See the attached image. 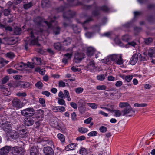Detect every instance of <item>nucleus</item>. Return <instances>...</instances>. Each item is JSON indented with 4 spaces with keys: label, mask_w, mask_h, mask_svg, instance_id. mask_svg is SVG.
I'll list each match as a JSON object with an SVG mask.
<instances>
[{
    "label": "nucleus",
    "mask_w": 155,
    "mask_h": 155,
    "mask_svg": "<svg viewBox=\"0 0 155 155\" xmlns=\"http://www.w3.org/2000/svg\"><path fill=\"white\" fill-rule=\"evenodd\" d=\"M56 18L55 16H50L48 18L47 21H44L41 18L38 17L37 19L36 24L38 26H40L43 23H45L48 28L53 27L52 29L55 35H58L60 33L61 28L58 26L53 27V25L56 23L55 21Z\"/></svg>",
    "instance_id": "1"
},
{
    "label": "nucleus",
    "mask_w": 155,
    "mask_h": 155,
    "mask_svg": "<svg viewBox=\"0 0 155 155\" xmlns=\"http://www.w3.org/2000/svg\"><path fill=\"white\" fill-rule=\"evenodd\" d=\"M110 61H114L116 64L120 65L123 62V60L121 54H113L107 57V58L102 60V61L105 64H108Z\"/></svg>",
    "instance_id": "2"
},
{
    "label": "nucleus",
    "mask_w": 155,
    "mask_h": 155,
    "mask_svg": "<svg viewBox=\"0 0 155 155\" xmlns=\"http://www.w3.org/2000/svg\"><path fill=\"white\" fill-rule=\"evenodd\" d=\"M35 110L32 107L26 108L21 110V114L23 116L27 117H32L35 114Z\"/></svg>",
    "instance_id": "3"
},
{
    "label": "nucleus",
    "mask_w": 155,
    "mask_h": 155,
    "mask_svg": "<svg viewBox=\"0 0 155 155\" xmlns=\"http://www.w3.org/2000/svg\"><path fill=\"white\" fill-rule=\"evenodd\" d=\"M94 7L96 9L92 12V14L95 16H98L99 14L98 10L102 11L105 12H107L110 9V8L106 5L99 7H97L96 5H95Z\"/></svg>",
    "instance_id": "4"
},
{
    "label": "nucleus",
    "mask_w": 155,
    "mask_h": 155,
    "mask_svg": "<svg viewBox=\"0 0 155 155\" xmlns=\"http://www.w3.org/2000/svg\"><path fill=\"white\" fill-rule=\"evenodd\" d=\"M25 49L26 50H27L28 49V45H36L38 46H40V44L38 43V40L37 38L30 41V39H28V37H27V39L25 40Z\"/></svg>",
    "instance_id": "5"
},
{
    "label": "nucleus",
    "mask_w": 155,
    "mask_h": 155,
    "mask_svg": "<svg viewBox=\"0 0 155 155\" xmlns=\"http://www.w3.org/2000/svg\"><path fill=\"white\" fill-rule=\"evenodd\" d=\"M75 15L74 12L68 10L67 12L63 13V17L65 20H69V18H72Z\"/></svg>",
    "instance_id": "6"
},
{
    "label": "nucleus",
    "mask_w": 155,
    "mask_h": 155,
    "mask_svg": "<svg viewBox=\"0 0 155 155\" xmlns=\"http://www.w3.org/2000/svg\"><path fill=\"white\" fill-rule=\"evenodd\" d=\"M12 105L14 107L18 109L20 108L23 107L20 100L16 98H14L12 101Z\"/></svg>",
    "instance_id": "7"
},
{
    "label": "nucleus",
    "mask_w": 155,
    "mask_h": 155,
    "mask_svg": "<svg viewBox=\"0 0 155 155\" xmlns=\"http://www.w3.org/2000/svg\"><path fill=\"white\" fill-rule=\"evenodd\" d=\"M43 150L45 155H54V150L51 147H45L43 148Z\"/></svg>",
    "instance_id": "8"
},
{
    "label": "nucleus",
    "mask_w": 155,
    "mask_h": 155,
    "mask_svg": "<svg viewBox=\"0 0 155 155\" xmlns=\"http://www.w3.org/2000/svg\"><path fill=\"white\" fill-rule=\"evenodd\" d=\"M96 68L95 64L94 61H90L89 64L86 67L87 70L91 72L94 71Z\"/></svg>",
    "instance_id": "9"
},
{
    "label": "nucleus",
    "mask_w": 155,
    "mask_h": 155,
    "mask_svg": "<svg viewBox=\"0 0 155 155\" xmlns=\"http://www.w3.org/2000/svg\"><path fill=\"white\" fill-rule=\"evenodd\" d=\"M41 143L43 146H52L53 144V141L48 138H43L41 141Z\"/></svg>",
    "instance_id": "10"
},
{
    "label": "nucleus",
    "mask_w": 155,
    "mask_h": 155,
    "mask_svg": "<svg viewBox=\"0 0 155 155\" xmlns=\"http://www.w3.org/2000/svg\"><path fill=\"white\" fill-rule=\"evenodd\" d=\"M11 149V147L5 146L0 149V155H5L7 154Z\"/></svg>",
    "instance_id": "11"
},
{
    "label": "nucleus",
    "mask_w": 155,
    "mask_h": 155,
    "mask_svg": "<svg viewBox=\"0 0 155 155\" xmlns=\"http://www.w3.org/2000/svg\"><path fill=\"white\" fill-rule=\"evenodd\" d=\"M131 111L134 113L135 112L134 109H133L130 106L124 108L122 111L123 115L125 116L126 114H129Z\"/></svg>",
    "instance_id": "12"
},
{
    "label": "nucleus",
    "mask_w": 155,
    "mask_h": 155,
    "mask_svg": "<svg viewBox=\"0 0 155 155\" xmlns=\"http://www.w3.org/2000/svg\"><path fill=\"white\" fill-rule=\"evenodd\" d=\"M39 148L37 146H34L31 148L30 150L31 155H38Z\"/></svg>",
    "instance_id": "13"
},
{
    "label": "nucleus",
    "mask_w": 155,
    "mask_h": 155,
    "mask_svg": "<svg viewBox=\"0 0 155 155\" xmlns=\"http://www.w3.org/2000/svg\"><path fill=\"white\" fill-rule=\"evenodd\" d=\"M138 55L137 54H134L130 58V62L132 65H134L137 62L138 58Z\"/></svg>",
    "instance_id": "14"
},
{
    "label": "nucleus",
    "mask_w": 155,
    "mask_h": 155,
    "mask_svg": "<svg viewBox=\"0 0 155 155\" xmlns=\"http://www.w3.org/2000/svg\"><path fill=\"white\" fill-rule=\"evenodd\" d=\"M74 58L76 62H79L84 58L83 54L78 52L76 53L74 55Z\"/></svg>",
    "instance_id": "15"
},
{
    "label": "nucleus",
    "mask_w": 155,
    "mask_h": 155,
    "mask_svg": "<svg viewBox=\"0 0 155 155\" xmlns=\"http://www.w3.org/2000/svg\"><path fill=\"white\" fill-rule=\"evenodd\" d=\"M2 129L7 135L9 134L12 131L11 126L7 124H5V126L3 127Z\"/></svg>",
    "instance_id": "16"
},
{
    "label": "nucleus",
    "mask_w": 155,
    "mask_h": 155,
    "mask_svg": "<svg viewBox=\"0 0 155 155\" xmlns=\"http://www.w3.org/2000/svg\"><path fill=\"white\" fill-rule=\"evenodd\" d=\"M9 137L13 139H17L18 138L19 134L15 130H12L9 134Z\"/></svg>",
    "instance_id": "17"
},
{
    "label": "nucleus",
    "mask_w": 155,
    "mask_h": 155,
    "mask_svg": "<svg viewBox=\"0 0 155 155\" xmlns=\"http://www.w3.org/2000/svg\"><path fill=\"white\" fill-rule=\"evenodd\" d=\"M34 120L32 118H27L25 120V124L28 126L32 125L34 124Z\"/></svg>",
    "instance_id": "18"
},
{
    "label": "nucleus",
    "mask_w": 155,
    "mask_h": 155,
    "mask_svg": "<svg viewBox=\"0 0 155 155\" xmlns=\"http://www.w3.org/2000/svg\"><path fill=\"white\" fill-rule=\"evenodd\" d=\"M95 51V49L92 47H89L87 48V54L88 56H91L93 55Z\"/></svg>",
    "instance_id": "19"
},
{
    "label": "nucleus",
    "mask_w": 155,
    "mask_h": 155,
    "mask_svg": "<svg viewBox=\"0 0 155 155\" xmlns=\"http://www.w3.org/2000/svg\"><path fill=\"white\" fill-rule=\"evenodd\" d=\"M76 146V144L72 143L67 145L65 147V150L67 151L74 150Z\"/></svg>",
    "instance_id": "20"
},
{
    "label": "nucleus",
    "mask_w": 155,
    "mask_h": 155,
    "mask_svg": "<svg viewBox=\"0 0 155 155\" xmlns=\"http://www.w3.org/2000/svg\"><path fill=\"white\" fill-rule=\"evenodd\" d=\"M54 47L58 51L63 50L64 47L60 42H57L54 44Z\"/></svg>",
    "instance_id": "21"
},
{
    "label": "nucleus",
    "mask_w": 155,
    "mask_h": 155,
    "mask_svg": "<svg viewBox=\"0 0 155 155\" xmlns=\"http://www.w3.org/2000/svg\"><path fill=\"white\" fill-rule=\"evenodd\" d=\"M148 55L150 57H155V49L154 48H150L147 50Z\"/></svg>",
    "instance_id": "22"
},
{
    "label": "nucleus",
    "mask_w": 155,
    "mask_h": 155,
    "mask_svg": "<svg viewBox=\"0 0 155 155\" xmlns=\"http://www.w3.org/2000/svg\"><path fill=\"white\" fill-rule=\"evenodd\" d=\"M33 62L34 64L37 65H40L41 64V60L40 58L35 57L33 59Z\"/></svg>",
    "instance_id": "23"
},
{
    "label": "nucleus",
    "mask_w": 155,
    "mask_h": 155,
    "mask_svg": "<svg viewBox=\"0 0 155 155\" xmlns=\"http://www.w3.org/2000/svg\"><path fill=\"white\" fill-rule=\"evenodd\" d=\"M17 68L18 70H21L27 68L26 64H25L23 62H21L18 64Z\"/></svg>",
    "instance_id": "24"
},
{
    "label": "nucleus",
    "mask_w": 155,
    "mask_h": 155,
    "mask_svg": "<svg viewBox=\"0 0 155 155\" xmlns=\"http://www.w3.org/2000/svg\"><path fill=\"white\" fill-rule=\"evenodd\" d=\"M41 5L43 8L48 7L50 5L49 0H42Z\"/></svg>",
    "instance_id": "25"
},
{
    "label": "nucleus",
    "mask_w": 155,
    "mask_h": 155,
    "mask_svg": "<svg viewBox=\"0 0 155 155\" xmlns=\"http://www.w3.org/2000/svg\"><path fill=\"white\" fill-rule=\"evenodd\" d=\"M51 126L54 127L58 128L59 129L61 128L59 124L56 119L54 120L53 121L51 122Z\"/></svg>",
    "instance_id": "26"
},
{
    "label": "nucleus",
    "mask_w": 155,
    "mask_h": 155,
    "mask_svg": "<svg viewBox=\"0 0 155 155\" xmlns=\"http://www.w3.org/2000/svg\"><path fill=\"white\" fill-rule=\"evenodd\" d=\"M71 41V39L70 38L68 37L64 40L63 41V43L64 45L67 46L70 45Z\"/></svg>",
    "instance_id": "27"
},
{
    "label": "nucleus",
    "mask_w": 155,
    "mask_h": 155,
    "mask_svg": "<svg viewBox=\"0 0 155 155\" xmlns=\"http://www.w3.org/2000/svg\"><path fill=\"white\" fill-rule=\"evenodd\" d=\"M14 33L16 35H18L21 33V30L20 28L16 27L14 28Z\"/></svg>",
    "instance_id": "28"
},
{
    "label": "nucleus",
    "mask_w": 155,
    "mask_h": 155,
    "mask_svg": "<svg viewBox=\"0 0 155 155\" xmlns=\"http://www.w3.org/2000/svg\"><path fill=\"white\" fill-rule=\"evenodd\" d=\"M137 45L136 43L134 41L128 42V44L125 45L126 48H127L130 47H135V46Z\"/></svg>",
    "instance_id": "29"
},
{
    "label": "nucleus",
    "mask_w": 155,
    "mask_h": 155,
    "mask_svg": "<svg viewBox=\"0 0 155 155\" xmlns=\"http://www.w3.org/2000/svg\"><path fill=\"white\" fill-rule=\"evenodd\" d=\"M79 153L81 155H86L87 154V151L85 148L81 147L79 150Z\"/></svg>",
    "instance_id": "30"
},
{
    "label": "nucleus",
    "mask_w": 155,
    "mask_h": 155,
    "mask_svg": "<svg viewBox=\"0 0 155 155\" xmlns=\"http://www.w3.org/2000/svg\"><path fill=\"white\" fill-rule=\"evenodd\" d=\"M130 105L127 102H120L119 104V107L121 108H124L129 106Z\"/></svg>",
    "instance_id": "31"
},
{
    "label": "nucleus",
    "mask_w": 155,
    "mask_h": 155,
    "mask_svg": "<svg viewBox=\"0 0 155 155\" xmlns=\"http://www.w3.org/2000/svg\"><path fill=\"white\" fill-rule=\"evenodd\" d=\"M131 39L130 36L127 35H124L122 37V40L126 42H128Z\"/></svg>",
    "instance_id": "32"
},
{
    "label": "nucleus",
    "mask_w": 155,
    "mask_h": 155,
    "mask_svg": "<svg viewBox=\"0 0 155 155\" xmlns=\"http://www.w3.org/2000/svg\"><path fill=\"white\" fill-rule=\"evenodd\" d=\"M57 137L59 140L62 142H64L65 141L64 136L61 134H58L57 135Z\"/></svg>",
    "instance_id": "33"
},
{
    "label": "nucleus",
    "mask_w": 155,
    "mask_h": 155,
    "mask_svg": "<svg viewBox=\"0 0 155 155\" xmlns=\"http://www.w3.org/2000/svg\"><path fill=\"white\" fill-rule=\"evenodd\" d=\"M72 28L74 31L75 33H79L81 31L80 29L78 28L76 25H72Z\"/></svg>",
    "instance_id": "34"
},
{
    "label": "nucleus",
    "mask_w": 155,
    "mask_h": 155,
    "mask_svg": "<svg viewBox=\"0 0 155 155\" xmlns=\"http://www.w3.org/2000/svg\"><path fill=\"white\" fill-rule=\"evenodd\" d=\"M132 76L131 75H127L124 76L123 78L127 82H129L132 79Z\"/></svg>",
    "instance_id": "35"
},
{
    "label": "nucleus",
    "mask_w": 155,
    "mask_h": 155,
    "mask_svg": "<svg viewBox=\"0 0 155 155\" xmlns=\"http://www.w3.org/2000/svg\"><path fill=\"white\" fill-rule=\"evenodd\" d=\"M18 150L17 154L18 155H23L25 153L24 150L21 147H18Z\"/></svg>",
    "instance_id": "36"
},
{
    "label": "nucleus",
    "mask_w": 155,
    "mask_h": 155,
    "mask_svg": "<svg viewBox=\"0 0 155 155\" xmlns=\"http://www.w3.org/2000/svg\"><path fill=\"white\" fill-rule=\"evenodd\" d=\"M21 87L23 88H28L30 86V84L28 82H24L21 84Z\"/></svg>",
    "instance_id": "37"
},
{
    "label": "nucleus",
    "mask_w": 155,
    "mask_h": 155,
    "mask_svg": "<svg viewBox=\"0 0 155 155\" xmlns=\"http://www.w3.org/2000/svg\"><path fill=\"white\" fill-rule=\"evenodd\" d=\"M58 103L60 105L66 106L65 101L63 99L58 98Z\"/></svg>",
    "instance_id": "38"
},
{
    "label": "nucleus",
    "mask_w": 155,
    "mask_h": 155,
    "mask_svg": "<svg viewBox=\"0 0 155 155\" xmlns=\"http://www.w3.org/2000/svg\"><path fill=\"white\" fill-rule=\"evenodd\" d=\"M0 26L2 27L5 28L6 31H12V29L11 27L9 26H5L2 24L0 25Z\"/></svg>",
    "instance_id": "39"
},
{
    "label": "nucleus",
    "mask_w": 155,
    "mask_h": 155,
    "mask_svg": "<svg viewBox=\"0 0 155 155\" xmlns=\"http://www.w3.org/2000/svg\"><path fill=\"white\" fill-rule=\"evenodd\" d=\"M92 20V17H90L89 18L87 19L84 21V22H82L78 21V20H77V22L80 23H81L83 26H84V25L87 23H88L90 21H91Z\"/></svg>",
    "instance_id": "40"
},
{
    "label": "nucleus",
    "mask_w": 155,
    "mask_h": 155,
    "mask_svg": "<svg viewBox=\"0 0 155 155\" xmlns=\"http://www.w3.org/2000/svg\"><path fill=\"white\" fill-rule=\"evenodd\" d=\"M11 10L9 8L4 9L3 13L5 16H8L10 14Z\"/></svg>",
    "instance_id": "41"
},
{
    "label": "nucleus",
    "mask_w": 155,
    "mask_h": 155,
    "mask_svg": "<svg viewBox=\"0 0 155 155\" xmlns=\"http://www.w3.org/2000/svg\"><path fill=\"white\" fill-rule=\"evenodd\" d=\"M147 104L146 103H141L138 104V103H136L134 104V107H144L147 106Z\"/></svg>",
    "instance_id": "42"
},
{
    "label": "nucleus",
    "mask_w": 155,
    "mask_h": 155,
    "mask_svg": "<svg viewBox=\"0 0 155 155\" xmlns=\"http://www.w3.org/2000/svg\"><path fill=\"white\" fill-rule=\"evenodd\" d=\"M106 76V75H104V74L99 75L97 76V78L98 80L103 81L105 79V77Z\"/></svg>",
    "instance_id": "43"
},
{
    "label": "nucleus",
    "mask_w": 155,
    "mask_h": 155,
    "mask_svg": "<svg viewBox=\"0 0 155 155\" xmlns=\"http://www.w3.org/2000/svg\"><path fill=\"white\" fill-rule=\"evenodd\" d=\"M5 55L6 57H8L11 59L13 58L15 56L14 53L12 52H9L5 54Z\"/></svg>",
    "instance_id": "44"
},
{
    "label": "nucleus",
    "mask_w": 155,
    "mask_h": 155,
    "mask_svg": "<svg viewBox=\"0 0 155 155\" xmlns=\"http://www.w3.org/2000/svg\"><path fill=\"white\" fill-rule=\"evenodd\" d=\"M87 105L93 109H96L97 108V104L94 103H88Z\"/></svg>",
    "instance_id": "45"
},
{
    "label": "nucleus",
    "mask_w": 155,
    "mask_h": 155,
    "mask_svg": "<svg viewBox=\"0 0 155 155\" xmlns=\"http://www.w3.org/2000/svg\"><path fill=\"white\" fill-rule=\"evenodd\" d=\"M106 86L104 85H98L96 87V88L97 90H105L106 89Z\"/></svg>",
    "instance_id": "46"
},
{
    "label": "nucleus",
    "mask_w": 155,
    "mask_h": 155,
    "mask_svg": "<svg viewBox=\"0 0 155 155\" xmlns=\"http://www.w3.org/2000/svg\"><path fill=\"white\" fill-rule=\"evenodd\" d=\"M74 91L77 93L80 94L83 92L84 89L82 87H80L75 89Z\"/></svg>",
    "instance_id": "47"
},
{
    "label": "nucleus",
    "mask_w": 155,
    "mask_h": 155,
    "mask_svg": "<svg viewBox=\"0 0 155 155\" xmlns=\"http://www.w3.org/2000/svg\"><path fill=\"white\" fill-rule=\"evenodd\" d=\"M113 112H114L115 113V116L116 117H120L121 115V112L119 110H113Z\"/></svg>",
    "instance_id": "48"
},
{
    "label": "nucleus",
    "mask_w": 155,
    "mask_h": 155,
    "mask_svg": "<svg viewBox=\"0 0 155 155\" xmlns=\"http://www.w3.org/2000/svg\"><path fill=\"white\" fill-rule=\"evenodd\" d=\"M8 90V88H4L3 91L4 92L3 94L7 96L10 94L11 91Z\"/></svg>",
    "instance_id": "49"
},
{
    "label": "nucleus",
    "mask_w": 155,
    "mask_h": 155,
    "mask_svg": "<svg viewBox=\"0 0 155 155\" xmlns=\"http://www.w3.org/2000/svg\"><path fill=\"white\" fill-rule=\"evenodd\" d=\"M153 40L151 38H149L145 39L144 42L145 44L147 45H149L152 42Z\"/></svg>",
    "instance_id": "50"
},
{
    "label": "nucleus",
    "mask_w": 155,
    "mask_h": 155,
    "mask_svg": "<svg viewBox=\"0 0 155 155\" xmlns=\"http://www.w3.org/2000/svg\"><path fill=\"white\" fill-rule=\"evenodd\" d=\"M35 86L38 88L41 89L43 87V84L41 81H38L35 84Z\"/></svg>",
    "instance_id": "51"
},
{
    "label": "nucleus",
    "mask_w": 155,
    "mask_h": 155,
    "mask_svg": "<svg viewBox=\"0 0 155 155\" xmlns=\"http://www.w3.org/2000/svg\"><path fill=\"white\" fill-rule=\"evenodd\" d=\"M78 131L80 133H85L88 131V130L85 128L80 127L79 128Z\"/></svg>",
    "instance_id": "52"
},
{
    "label": "nucleus",
    "mask_w": 155,
    "mask_h": 155,
    "mask_svg": "<svg viewBox=\"0 0 155 155\" xmlns=\"http://www.w3.org/2000/svg\"><path fill=\"white\" fill-rule=\"evenodd\" d=\"M8 80V77L7 76H6L2 78V79H1V82L2 84H4L7 83Z\"/></svg>",
    "instance_id": "53"
},
{
    "label": "nucleus",
    "mask_w": 155,
    "mask_h": 155,
    "mask_svg": "<svg viewBox=\"0 0 155 155\" xmlns=\"http://www.w3.org/2000/svg\"><path fill=\"white\" fill-rule=\"evenodd\" d=\"M11 116L13 119H16L18 117V115L16 112H13L11 114Z\"/></svg>",
    "instance_id": "54"
},
{
    "label": "nucleus",
    "mask_w": 155,
    "mask_h": 155,
    "mask_svg": "<svg viewBox=\"0 0 155 155\" xmlns=\"http://www.w3.org/2000/svg\"><path fill=\"white\" fill-rule=\"evenodd\" d=\"M32 5V3H29L28 4H24V7L25 9H28L31 7Z\"/></svg>",
    "instance_id": "55"
},
{
    "label": "nucleus",
    "mask_w": 155,
    "mask_h": 155,
    "mask_svg": "<svg viewBox=\"0 0 155 155\" xmlns=\"http://www.w3.org/2000/svg\"><path fill=\"white\" fill-rule=\"evenodd\" d=\"M99 130L102 133H105L107 131V128L104 126H101L100 127Z\"/></svg>",
    "instance_id": "56"
},
{
    "label": "nucleus",
    "mask_w": 155,
    "mask_h": 155,
    "mask_svg": "<svg viewBox=\"0 0 155 155\" xmlns=\"http://www.w3.org/2000/svg\"><path fill=\"white\" fill-rule=\"evenodd\" d=\"M97 132L96 131H92L88 134L89 136H95L97 135Z\"/></svg>",
    "instance_id": "57"
},
{
    "label": "nucleus",
    "mask_w": 155,
    "mask_h": 155,
    "mask_svg": "<svg viewBox=\"0 0 155 155\" xmlns=\"http://www.w3.org/2000/svg\"><path fill=\"white\" fill-rule=\"evenodd\" d=\"M45 100L42 98H40L39 99V102L40 103L42 104L43 107H45Z\"/></svg>",
    "instance_id": "58"
},
{
    "label": "nucleus",
    "mask_w": 155,
    "mask_h": 155,
    "mask_svg": "<svg viewBox=\"0 0 155 155\" xmlns=\"http://www.w3.org/2000/svg\"><path fill=\"white\" fill-rule=\"evenodd\" d=\"M93 120V119L91 117H89L86 119H85L84 121V122L85 123L87 124H89Z\"/></svg>",
    "instance_id": "59"
},
{
    "label": "nucleus",
    "mask_w": 155,
    "mask_h": 155,
    "mask_svg": "<svg viewBox=\"0 0 155 155\" xmlns=\"http://www.w3.org/2000/svg\"><path fill=\"white\" fill-rule=\"evenodd\" d=\"M72 55V52H71L70 53H68L64 54V55L65 57L64 58H66L68 59H70L71 58Z\"/></svg>",
    "instance_id": "60"
},
{
    "label": "nucleus",
    "mask_w": 155,
    "mask_h": 155,
    "mask_svg": "<svg viewBox=\"0 0 155 155\" xmlns=\"http://www.w3.org/2000/svg\"><path fill=\"white\" fill-rule=\"evenodd\" d=\"M16 95L19 97H25L26 96V93L25 92H18L17 93Z\"/></svg>",
    "instance_id": "61"
},
{
    "label": "nucleus",
    "mask_w": 155,
    "mask_h": 155,
    "mask_svg": "<svg viewBox=\"0 0 155 155\" xmlns=\"http://www.w3.org/2000/svg\"><path fill=\"white\" fill-rule=\"evenodd\" d=\"M57 11L59 12L64 11L66 10V8L65 7H64L63 6H61L57 8Z\"/></svg>",
    "instance_id": "62"
},
{
    "label": "nucleus",
    "mask_w": 155,
    "mask_h": 155,
    "mask_svg": "<svg viewBox=\"0 0 155 155\" xmlns=\"http://www.w3.org/2000/svg\"><path fill=\"white\" fill-rule=\"evenodd\" d=\"M85 138H86L84 136H80L77 137L76 138V140L78 141V140L82 141V140H84L85 139Z\"/></svg>",
    "instance_id": "63"
},
{
    "label": "nucleus",
    "mask_w": 155,
    "mask_h": 155,
    "mask_svg": "<svg viewBox=\"0 0 155 155\" xmlns=\"http://www.w3.org/2000/svg\"><path fill=\"white\" fill-rule=\"evenodd\" d=\"M80 112L81 113H84L86 110V108L84 107H81L79 108Z\"/></svg>",
    "instance_id": "64"
}]
</instances>
